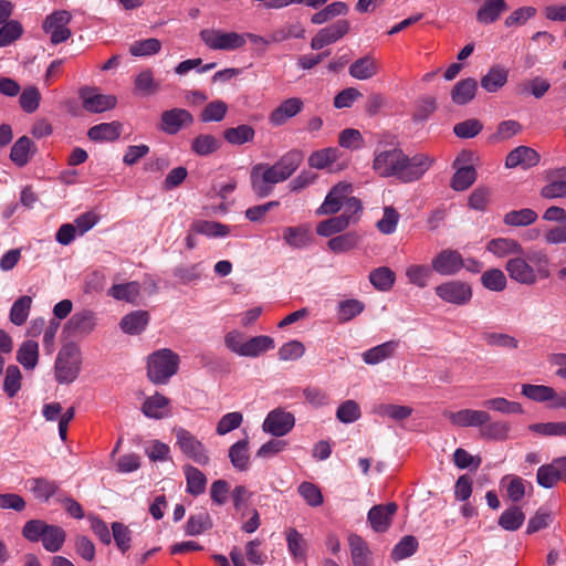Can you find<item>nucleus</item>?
Here are the masks:
<instances>
[{"label":"nucleus","mask_w":566,"mask_h":566,"mask_svg":"<svg viewBox=\"0 0 566 566\" xmlns=\"http://www.w3.org/2000/svg\"><path fill=\"white\" fill-rule=\"evenodd\" d=\"M525 514L518 506L506 509L499 517V525L505 531H516L524 523Z\"/></svg>","instance_id":"obj_43"},{"label":"nucleus","mask_w":566,"mask_h":566,"mask_svg":"<svg viewBox=\"0 0 566 566\" xmlns=\"http://www.w3.org/2000/svg\"><path fill=\"white\" fill-rule=\"evenodd\" d=\"M378 72L379 63L371 54L357 59L348 69L349 75L359 81L369 80L377 75Z\"/></svg>","instance_id":"obj_21"},{"label":"nucleus","mask_w":566,"mask_h":566,"mask_svg":"<svg viewBox=\"0 0 566 566\" xmlns=\"http://www.w3.org/2000/svg\"><path fill=\"white\" fill-rule=\"evenodd\" d=\"M134 84L138 93L147 96L156 94L160 88L159 83L154 78L153 71L149 69L142 71L135 77Z\"/></svg>","instance_id":"obj_50"},{"label":"nucleus","mask_w":566,"mask_h":566,"mask_svg":"<svg viewBox=\"0 0 566 566\" xmlns=\"http://www.w3.org/2000/svg\"><path fill=\"white\" fill-rule=\"evenodd\" d=\"M539 163L538 153L527 146H518L511 150L505 159V166L507 168L522 167L528 169L536 166Z\"/></svg>","instance_id":"obj_20"},{"label":"nucleus","mask_w":566,"mask_h":566,"mask_svg":"<svg viewBox=\"0 0 566 566\" xmlns=\"http://www.w3.org/2000/svg\"><path fill=\"white\" fill-rule=\"evenodd\" d=\"M481 283L490 291L501 292L506 287V276L500 269H491L482 274Z\"/></svg>","instance_id":"obj_62"},{"label":"nucleus","mask_w":566,"mask_h":566,"mask_svg":"<svg viewBox=\"0 0 566 566\" xmlns=\"http://www.w3.org/2000/svg\"><path fill=\"white\" fill-rule=\"evenodd\" d=\"M249 441L248 438L239 440L229 449V458L232 465L240 470L245 471L249 468L250 455L248 452Z\"/></svg>","instance_id":"obj_33"},{"label":"nucleus","mask_w":566,"mask_h":566,"mask_svg":"<svg viewBox=\"0 0 566 566\" xmlns=\"http://www.w3.org/2000/svg\"><path fill=\"white\" fill-rule=\"evenodd\" d=\"M221 146L219 139L209 134L197 136L191 144V150L199 156H208L217 151Z\"/></svg>","instance_id":"obj_47"},{"label":"nucleus","mask_w":566,"mask_h":566,"mask_svg":"<svg viewBox=\"0 0 566 566\" xmlns=\"http://www.w3.org/2000/svg\"><path fill=\"white\" fill-rule=\"evenodd\" d=\"M528 430L544 437H566V421L533 423Z\"/></svg>","instance_id":"obj_60"},{"label":"nucleus","mask_w":566,"mask_h":566,"mask_svg":"<svg viewBox=\"0 0 566 566\" xmlns=\"http://www.w3.org/2000/svg\"><path fill=\"white\" fill-rule=\"evenodd\" d=\"M304 108V102L300 97H290L280 103L269 115L271 125L279 127L289 119L298 115Z\"/></svg>","instance_id":"obj_19"},{"label":"nucleus","mask_w":566,"mask_h":566,"mask_svg":"<svg viewBox=\"0 0 566 566\" xmlns=\"http://www.w3.org/2000/svg\"><path fill=\"white\" fill-rule=\"evenodd\" d=\"M80 97L83 108L91 113H102L112 109L116 105L115 96L98 94L93 87H82Z\"/></svg>","instance_id":"obj_17"},{"label":"nucleus","mask_w":566,"mask_h":566,"mask_svg":"<svg viewBox=\"0 0 566 566\" xmlns=\"http://www.w3.org/2000/svg\"><path fill=\"white\" fill-rule=\"evenodd\" d=\"M81 366L82 355L80 347L74 343L65 344L60 349L55 360L54 373L57 382H73L81 371Z\"/></svg>","instance_id":"obj_3"},{"label":"nucleus","mask_w":566,"mask_h":566,"mask_svg":"<svg viewBox=\"0 0 566 566\" xmlns=\"http://www.w3.org/2000/svg\"><path fill=\"white\" fill-rule=\"evenodd\" d=\"M254 136V128L247 124H242L237 127H230L223 132L224 139L232 145H243L253 140Z\"/></svg>","instance_id":"obj_37"},{"label":"nucleus","mask_w":566,"mask_h":566,"mask_svg":"<svg viewBox=\"0 0 566 566\" xmlns=\"http://www.w3.org/2000/svg\"><path fill=\"white\" fill-rule=\"evenodd\" d=\"M486 250L497 258L523 255L524 249L520 242L510 238L492 239L486 244Z\"/></svg>","instance_id":"obj_22"},{"label":"nucleus","mask_w":566,"mask_h":566,"mask_svg":"<svg viewBox=\"0 0 566 566\" xmlns=\"http://www.w3.org/2000/svg\"><path fill=\"white\" fill-rule=\"evenodd\" d=\"M507 77L509 71L496 64L491 66L488 73L482 76L481 86L489 93H495L506 84Z\"/></svg>","instance_id":"obj_25"},{"label":"nucleus","mask_w":566,"mask_h":566,"mask_svg":"<svg viewBox=\"0 0 566 566\" xmlns=\"http://www.w3.org/2000/svg\"><path fill=\"white\" fill-rule=\"evenodd\" d=\"M179 367V356L169 348L159 349L148 358L147 376L156 385L166 384Z\"/></svg>","instance_id":"obj_2"},{"label":"nucleus","mask_w":566,"mask_h":566,"mask_svg":"<svg viewBox=\"0 0 566 566\" xmlns=\"http://www.w3.org/2000/svg\"><path fill=\"white\" fill-rule=\"evenodd\" d=\"M49 526L50 524L43 520H30L23 525L21 533L22 536L31 543L42 542Z\"/></svg>","instance_id":"obj_54"},{"label":"nucleus","mask_w":566,"mask_h":566,"mask_svg":"<svg viewBox=\"0 0 566 566\" xmlns=\"http://www.w3.org/2000/svg\"><path fill=\"white\" fill-rule=\"evenodd\" d=\"M193 120V116L189 111L171 108L161 113L158 128L168 135H176L182 127L192 125Z\"/></svg>","instance_id":"obj_11"},{"label":"nucleus","mask_w":566,"mask_h":566,"mask_svg":"<svg viewBox=\"0 0 566 566\" xmlns=\"http://www.w3.org/2000/svg\"><path fill=\"white\" fill-rule=\"evenodd\" d=\"M303 161V154L298 150H291L283 155L273 166L286 180L300 167Z\"/></svg>","instance_id":"obj_31"},{"label":"nucleus","mask_w":566,"mask_h":566,"mask_svg":"<svg viewBox=\"0 0 566 566\" xmlns=\"http://www.w3.org/2000/svg\"><path fill=\"white\" fill-rule=\"evenodd\" d=\"M350 30L348 20L340 19L333 24L318 30L311 41V49L321 50L343 39Z\"/></svg>","instance_id":"obj_10"},{"label":"nucleus","mask_w":566,"mask_h":566,"mask_svg":"<svg viewBox=\"0 0 566 566\" xmlns=\"http://www.w3.org/2000/svg\"><path fill=\"white\" fill-rule=\"evenodd\" d=\"M396 348L394 342H387L381 345L375 346L364 353V361L368 365L378 364L386 358L390 357Z\"/></svg>","instance_id":"obj_58"},{"label":"nucleus","mask_w":566,"mask_h":566,"mask_svg":"<svg viewBox=\"0 0 566 566\" xmlns=\"http://www.w3.org/2000/svg\"><path fill=\"white\" fill-rule=\"evenodd\" d=\"M161 49V43L158 39L150 38L146 40L135 41L129 46V53L133 56H148L157 54Z\"/></svg>","instance_id":"obj_63"},{"label":"nucleus","mask_w":566,"mask_h":566,"mask_svg":"<svg viewBox=\"0 0 566 566\" xmlns=\"http://www.w3.org/2000/svg\"><path fill=\"white\" fill-rule=\"evenodd\" d=\"M169 402L170 400L166 396L156 392L154 396L145 399L142 411L148 418L163 419L169 415L166 410Z\"/></svg>","instance_id":"obj_26"},{"label":"nucleus","mask_w":566,"mask_h":566,"mask_svg":"<svg viewBox=\"0 0 566 566\" xmlns=\"http://www.w3.org/2000/svg\"><path fill=\"white\" fill-rule=\"evenodd\" d=\"M112 536L117 548L125 554L132 547L133 533L122 522L112 523Z\"/></svg>","instance_id":"obj_53"},{"label":"nucleus","mask_w":566,"mask_h":566,"mask_svg":"<svg viewBox=\"0 0 566 566\" xmlns=\"http://www.w3.org/2000/svg\"><path fill=\"white\" fill-rule=\"evenodd\" d=\"M522 395L536 402L554 403L556 390L553 387L545 385H531L525 384L522 386Z\"/></svg>","instance_id":"obj_32"},{"label":"nucleus","mask_w":566,"mask_h":566,"mask_svg":"<svg viewBox=\"0 0 566 566\" xmlns=\"http://www.w3.org/2000/svg\"><path fill=\"white\" fill-rule=\"evenodd\" d=\"M524 256L535 271H537L539 279L544 280L551 275L548 270L549 259L544 250H530L526 254L524 253Z\"/></svg>","instance_id":"obj_51"},{"label":"nucleus","mask_w":566,"mask_h":566,"mask_svg":"<svg viewBox=\"0 0 566 566\" xmlns=\"http://www.w3.org/2000/svg\"><path fill=\"white\" fill-rule=\"evenodd\" d=\"M397 510L398 505L395 502L373 506L367 516L371 528L377 533L386 532L390 527Z\"/></svg>","instance_id":"obj_18"},{"label":"nucleus","mask_w":566,"mask_h":566,"mask_svg":"<svg viewBox=\"0 0 566 566\" xmlns=\"http://www.w3.org/2000/svg\"><path fill=\"white\" fill-rule=\"evenodd\" d=\"M443 416L455 427H482L491 420L489 412L484 410L461 409L459 411H444Z\"/></svg>","instance_id":"obj_15"},{"label":"nucleus","mask_w":566,"mask_h":566,"mask_svg":"<svg viewBox=\"0 0 566 566\" xmlns=\"http://www.w3.org/2000/svg\"><path fill=\"white\" fill-rule=\"evenodd\" d=\"M191 230L211 238L226 237L230 233V228L227 224L208 220L195 221L191 224Z\"/></svg>","instance_id":"obj_35"},{"label":"nucleus","mask_w":566,"mask_h":566,"mask_svg":"<svg viewBox=\"0 0 566 566\" xmlns=\"http://www.w3.org/2000/svg\"><path fill=\"white\" fill-rule=\"evenodd\" d=\"M505 270L512 280L521 284L533 285L539 279L537 271L528 263L524 254L509 259Z\"/></svg>","instance_id":"obj_12"},{"label":"nucleus","mask_w":566,"mask_h":566,"mask_svg":"<svg viewBox=\"0 0 566 566\" xmlns=\"http://www.w3.org/2000/svg\"><path fill=\"white\" fill-rule=\"evenodd\" d=\"M205 44L212 50L231 51L245 44V35L237 32H223L216 29H205L200 32Z\"/></svg>","instance_id":"obj_7"},{"label":"nucleus","mask_w":566,"mask_h":566,"mask_svg":"<svg viewBox=\"0 0 566 566\" xmlns=\"http://www.w3.org/2000/svg\"><path fill=\"white\" fill-rule=\"evenodd\" d=\"M339 150L334 147L314 151L310 158L308 164L311 167L323 169L332 165L338 159Z\"/></svg>","instance_id":"obj_57"},{"label":"nucleus","mask_w":566,"mask_h":566,"mask_svg":"<svg viewBox=\"0 0 566 566\" xmlns=\"http://www.w3.org/2000/svg\"><path fill=\"white\" fill-rule=\"evenodd\" d=\"M507 10L504 0H485L476 12V20L482 24L495 22L503 11Z\"/></svg>","instance_id":"obj_30"},{"label":"nucleus","mask_w":566,"mask_h":566,"mask_svg":"<svg viewBox=\"0 0 566 566\" xmlns=\"http://www.w3.org/2000/svg\"><path fill=\"white\" fill-rule=\"evenodd\" d=\"M421 158L410 159L401 149L392 148L376 154L373 168L381 177H397L403 182L419 179L423 170Z\"/></svg>","instance_id":"obj_1"},{"label":"nucleus","mask_w":566,"mask_h":566,"mask_svg":"<svg viewBox=\"0 0 566 566\" xmlns=\"http://www.w3.org/2000/svg\"><path fill=\"white\" fill-rule=\"evenodd\" d=\"M476 178V171L472 166L459 168L452 177L451 187L457 191L468 189Z\"/></svg>","instance_id":"obj_61"},{"label":"nucleus","mask_w":566,"mask_h":566,"mask_svg":"<svg viewBox=\"0 0 566 566\" xmlns=\"http://www.w3.org/2000/svg\"><path fill=\"white\" fill-rule=\"evenodd\" d=\"M65 538L66 533L61 526L50 524L44 538H42V545L48 552L56 553L62 548Z\"/></svg>","instance_id":"obj_42"},{"label":"nucleus","mask_w":566,"mask_h":566,"mask_svg":"<svg viewBox=\"0 0 566 566\" xmlns=\"http://www.w3.org/2000/svg\"><path fill=\"white\" fill-rule=\"evenodd\" d=\"M348 544L350 548L353 565L369 566L371 553L366 541L357 534H350L348 536Z\"/></svg>","instance_id":"obj_27"},{"label":"nucleus","mask_w":566,"mask_h":566,"mask_svg":"<svg viewBox=\"0 0 566 566\" xmlns=\"http://www.w3.org/2000/svg\"><path fill=\"white\" fill-rule=\"evenodd\" d=\"M31 484L30 490L32 493L35 497L43 501H49V499L59 490V485L54 481H50L44 478L33 479Z\"/></svg>","instance_id":"obj_64"},{"label":"nucleus","mask_w":566,"mask_h":566,"mask_svg":"<svg viewBox=\"0 0 566 566\" xmlns=\"http://www.w3.org/2000/svg\"><path fill=\"white\" fill-rule=\"evenodd\" d=\"M185 475L187 479V491L197 496L205 492L207 479L205 474L192 465H185Z\"/></svg>","instance_id":"obj_39"},{"label":"nucleus","mask_w":566,"mask_h":566,"mask_svg":"<svg viewBox=\"0 0 566 566\" xmlns=\"http://www.w3.org/2000/svg\"><path fill=\"white\" fill-rule=\"evenodd\" d=\"M374 413L382 418L387 417L395 421H400L412 413V408L392 403H380L374 408Z\"/></svg>","instance_id":"obj_48"},{"label":"nucleus","mask_w":566,"mask_h":566,"mask_svg":"<svg viewBox=\"0 0 566 566\" xmlns=\"http://www.w3.org/2000/svg\"><path fill=\"white\" fill-rule=\"evenodd\" d=\"M538 216L536 211L531 208H524L521 210H511L504 218L503 222L510 227H527L533 224L537 220Z\"/></svg>","instance_id":"obj_34"},{"label":"nucleus","mask_w":566,"mask_h":566,"mask_svg":"<svg viewBox=\"0 0 566 566\" xmlns=\"http://www.w3.org/2000/svg\"><path fill=\"white\" fill-rule=\"evenodd\" d=\"M149 322V314L146 311H135L125 315L119 323L122 331L129 335L140 334Z\"/></svg>","instance_id":"obj_29"},{"label":"nucleus","mask_w":566,"mask_h":566,"mask_svg":"<svg viewBox=\"0 0 566 566\" xmlns=\"http://www.w3.org/2000/svg\"><path fill=\"white\" fill-rule=\"evenodd\" d=\"M356 218H353L349 213H342L337 217L321 221L316 227V233L321 237H332L335 233H339L346 230L349 224L355 223Z\"/></svg>","instance_id":"obj_23"},{"label":"nucleus","mask_w":566,"mask_h":566,"mask_svg":"<svg viewBox=\"0 0 566 566\" xmlns=\"http://www.w3.org/2000/svg\"><path fill=\"white\" fill-rule=\"evenodd\" d=\"M33 146V142L28 136L20 137L11 148L10 159L19 167L25 166Z\"/></svg>","instance_id":"obj_41"},{"label":"nucleus","mask_w":566,"mask_h":566,"mask_svg":"<svg viewBox=\"0 0 566 566\" xmlns=\"http://www.w3.org/2000/svg\"><path fill=\"white\" fill-rule=\"evenodd\" d=\"M32 305V297L29 295L20 296L12 305L10 311V321L17 326L23 325L29 316Z\"/></svg>","instance_id":"obj_45"},{"label":"nucleus","mask_w":566,"mask_h":566,"mask_svg":"<svg viewBox=\"0 0 566 566\" xmlns=\"http://www.w3.org/2000/svg\"><path fill=\"white\" fill-rule=\"evenodd\" d=\"M431 266L441 275L452 276L463 269V258L459 251L446 249L432 259Z\"/></svg>","instance_id":"obj_14"},{"label":"nucleus","mask_w":566,"mask_h":566,"mask_svg":"<svg viewBox=\"0 0 566 566\" xmlns=\"http://www.w3.org/2000/svg\"><path fill=\"white\" fill-rule=\"evenodd\" d=\"M39 359V345L35 340H25L17 353V360L27 369H33Z\"/></svg>","instance_id":"obj_36"},{"label":"nucleus","mask_w":566,"mask_h":566,"mask_svg":"<svg viewBox=\"0 0 566 566\" xmlns=\"http://www.w3.org/2000/svg\"><path fill=\"white\" fill-rule=\"evenodd\" d=\"M396 280L394 271L387 266H380L369 273V281L375 289L388 291L392 287Z\"/></svg>","instance_id":"obj_44"},{"label":"nucleus","mask_w":566,"mask_h":566,"mask_svg":"<svg viewBox=\"0 0 566 566\" xmlns=\"http://www.w3.org/2000/svg\"><path fill=\"white\" fill-rule=\"evenodd\" d=\"M71 20L72 14L67 10H55L44 19L42 29L50 34L52 44L57 45L71 38L72 31L67 28Z\"/></svg>","instance_id":"obj_6"},{"label":"nucleus","mask_w":566,"mask_h":566,"mask_svg":"<svg viewBox=\"0 0 566 566\" xmlns=\"http://www.w3.org/2000/svg\"><path fill=\"white\" fill-rule=\"evenodd\" d=\"M273 347L274 340L272 337L265 335L255 336L244 342L241 356L256 357Z\"/></svg>","instance_id":"obj_38"},{"label":"nucleus","mask_w":566,"mask_h":566,"mask_svg":"<svg viewBox=\"0 0 566 566\" xmlns=\"http://www.w3.org/2000/svg\"><path fill=\"white\" fill-rule=\"evenodd\" d=\"M95 325V313L91 310H82L71 316L63 327V333L67 337H84L94 331Z\"/></svg>","instance_id":"obj_9"},{"label":"nucleus","mask_w":566,"mask_h":566,"mask_svg":"<svg viewBox=\"0 0 566 566\" xmlns=\"http://www.w3.org/2000/svg\"><path fill=\"white\" fill-rule=\"evenodd\" d=\"M294 423L295 418L291 412L277 408L269 412L262 429L274 437H283L293 429Z\"/></svg>","instance_id":"obj_13"},{"label":"nucleus","mask_w":566,"mask_h":566,"mask_svg":"<svg viewBox=\"0 0 566 566\" xmlns=\"http://www.w3.org/2000/svg\"><path fill=\"white\" fill-rule=\"evenodd\" d=\"M359 242V235L356 232H346L328 240L327 247L334 253H344L354 249Z\"/></svg>","instance_id":"obj_49"},{"label":"nucleus","mask_w":566,"mask_h":566,"mask_svg":"<svg viewBox=\"0 0 566 566\" xmlns=\"http://www.w3.org/2000/svg\"><path fill=\"white\" fill-rule=\"evenodd\" d=\"M250 178L252 190L259 198L268 197L272 192L274 185L285 180L273 165L264 164L253 166Z\"/></svg>","instance_id":"obj_5"},{"label":"nucleus","mask_w":566,"mask_h":566,"mask_svg":"<svg viewBox=\"0 0 566 566\" xmlns=\"http://www.w3.org/2000/svg\"><path fill=\"white\" fill-rule=\"evenodd\" d=\"M419 547L417 538L412 535L403 536L398 544L391 551V559L399 562L401 559L410 557Z\"/></svg>","instance_id":"obj_52"},{"label":"nucleus","mask_w":566,"mask_h":566,"mask_svg":"<svg viewBox=\"0 0 566 566\" xmlns=\"http://www.w3.org/2000/svg\"><path fill=\"white\" fill-rule=\"evenodd\" d=\"M478 92V82L473 77H467L455 83L451 90V99L457 105H467Z\"/></svg>","instance_id":"obj_24"},{"label":"nucleus","mask_w":566,"mask_h":566,"mask_svg":"<svg viewBox=\"0 0 566 566\" xmlns=\"http://www.w3.org/2000/svg\"><path fill=\"white\" fill-rule=\"evenodd\" d=\"M283 238L290 247L301 249L311 242L312 235L307 229L289 227L284 230Z\"/></svg>","instance_id":"obj_55"},{"label":"nucleus","mask_w":566,"mask_h":566,"mask_svg":"<svg viewBox=\"0 0 566 566\" xmlns=\"http://www.w3.org/2000/svg\"><path fill=\"white\" fill-rule=\"evenodd\" d=\"M181 452L199 465L209 463V455L201 441L184 428L174 429Z\"/></svg>","instance_id":"obj_8"},{"label":"nucleus","mask_w":566,"mask_h":566,"mask_svg":"<svg viewBox=\"0 0 566 566\" xmlns=\"http://www.w3.org/2000/svg\"><path fill=\"white\" fill-rule=\"evenodd\" d=\"M483 129V123L478 118H469L453 126V134L461 139L478 136Z\"/></svg>","instance_id":"obj_59"},{"label":"nucleus","mask_w":566,"mask_h":566,"mask_svg":"<svg viewBox=\"0 0 566 566\" xmlns=\"http://www.w3.org/2000/svg\"><path fill=\"white\" fill-rule=\"evenodd\" d=\"M140 293V285L138 282H128L125 284H115L111 287L108 294L116 300L126 301L128 303H136Z\"/></svg>","instance_id":"obj_40"},{"label":"nucleus","mask_w":566,"mask_h":566,"mask_svg":"<svg viewBox=\"0 0 566 566\" xmlns=\"http://www.w3.org/2000/svg\"><path fill=\"white\" fill-rule=\"evenodd\" d=\"M545 199L566 198V178L556 177L555 170L549 174V182L541 189Z\"/></svg>","instance_id":"obj_46"},{"label":"nucleus","mask_w":566,"mask_h":566,"mask_svg":"<svg viewBox=\"0 0 566 566\" xmlns=\"http://www.w3.org/2000/svg\"><path fill=\"white\" fill-rule=\"evenodd\" d=\"M120 132L119 122L102 123L91 127L87 136L93 142H114L120 136Z\"/></svg>","instance_id":"obj_28"},{"label":"nucleus","mask_w":566,"mask_h":566,"mask_svg":"<svg viewBox=\"0 0 566 566\" xmlns=\"http://www.w3.org/2000/svg\"><path fill=\"white\" fill-rule=\"evenodd\" d=\"M353 186L349 182H338L327 193L324 202L316 210L318 216L335 214L344 205V200L352 192Z\"/></svg>","instance_id":"obj_16"},{"label":"nucleus","mask_w":566,"mask_h":566,"mask_svg":"<svg viewBox=\"0 0 566 566\" xmlns=\"http://www.w3.org/2000/svg\"><path fill=\"white\" fill-rule=\"evenodd\" d=\"M434 293L442 302L454 306L468 305L473 296L471 284L461 280L446 281L434 287Z\"/></svg>","instance_id":"obj_4"},{"label":"nucleus","mask_w":566,"mask_h":566,"mask_svg":"<svg viewBox=\"0 0 566 566\" xmlns=\"http://www.w3.org/2000/svg\"><path fill=\"white\" fill-rule=\"evenodd\" d=\"M559 481H560V478L558 475L557 467H556L554 460L551 463L543 464L538 468L537 474H536V482L542 488L552 489Z\"/></svg>","instance_id":"obj_56"}]
</instances>
